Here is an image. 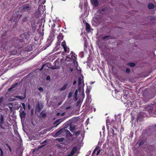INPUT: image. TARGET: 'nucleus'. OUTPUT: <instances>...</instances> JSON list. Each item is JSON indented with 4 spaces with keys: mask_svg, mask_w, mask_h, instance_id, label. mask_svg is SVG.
I'll list each match as a JSON object with an SVG mask.
<instances>
[{
    "mask_svg": "<svg viewBox=\"0 0 156 156\" xmlns=\"http://www.w3.org/2000/svg\"><path fill=\"white\" fill-rule=\"evenodd\" d=\"M20 37L22 38L18 40L15 38L12 40H9L7 36V32H5L1 37L3 42L2 47L4 49L9 48L10 54L16 55L17 53V49L22 47L20 43L25 41V40L27 41L30 37V34L29 32H25L21 34Z\"/></svg>",
    "mask_w": 156,
    "mask_h": 156,
    "instance_id": "f257e3e1",
    "label": "nucleus"
},
{
    "mask_svg": "<svg viewBox=\"0 0 156 156\" xmlns=\"http://www.w3.org/2000/svg\"><path fill=\"white\" fill-rule=\"evenodd\" d=\"M31 9V2H27L23 3L22 7L20 9V10L22 12H29Z\"/></svg>",
    "mask_w": 156,
    "mask_h": 156,
    "instance_id": "f03ea898",
    "label": "nucleus"
},
{
    "mask_svg": "<svg viewBox=\"0 0 156 156\" xmlns=\"http://www.w3.org/2000/svg\"><path fill=\"white\" fill-rule=\"evenodd\" d=\"M41 7H42V6H39L38 10H37L35 12L34 14V16H35L36 18H39V20H44V18L43 17L44 16V19L45 18V16L44 14H43L42 18H39L40 17H41L42 15V13H43L44 12L43 10H42L41 11V10H40V9L41 8Z\"/></svg>",
    "mask_w": 156,
    "mask_h": 156,
    "instance_id": "7ed1b4c3",
    "label": "nucleus"
},
{
    "mask_svg": "<svg viewBox=\"0 0 156 156\" xmlns=\"http://www.w3.org/2000/svg\"><path fill=\"white\" fill-rule=\"evenodd\" d=\"M4 115L2 114H0V128L5 129V128L2 126L4 123Z\"/></svg>",
    "mask_w": 156,
    "mask_h": 156,
    "instance_id": "20e7f679",
    "label": "nucleus"
},
{
    "mask_svg": "<svg viewBox=\"0 0 156 156\" xmlns=\"http://www.w3.org/2000/svg\"><path fill=\"white\" fill-rule=\"evenodd\" d=\"M43 108V105L41 103H40L39 101L37 103L36 106V110L38 112H40L41 109Z\"/></svg>",
    "mask_w": 156,
    "mask_h": 156,
    "instance_id": "39448f33",
    "label": "nucleus"
},
{
    "mask_svg": "<svg viewBox=\"0 0 156 156\" xmlns=\"http://www.w3.org/2000/svg\"><path fill=\"white\" fill-rule=\"evenodd\" d=\"M62 131H63V130H59L56 133V134L57 135L59 134L60 133H61ZM63 131L66 133L67 135H69L71 136H72V134L67 129H64L63 130Z\"/></svg>",
    "mask_w": 156,
    "mask_h": 156,
    "instance_id": "423d86ee",
    "label": "nucleus"
},
{
    "mask_svg": "<svg viewBox=\"0 0 156 156\" xmlns=\"http://www.w3.org/2000/svg\"><path fill=\"white\" fill-rule=\"evenodd\" d=\"M85 29L86 32L89 33L91 31V27L90 25L87 22H85Z\"/></svg>",
    "mask_w": 156,
    "mask_h": 156,
    "instance_id": "0eeeda50",
    "label": "nucleus"
},
{
    "mask_svg": "<svg viewBox=\"0 0 156 156\" xmlns=\"http://www.w3.org/2000/svg\"><path fill=\"white\" fill-rule=\"evenodd\" d=\"M20 117L21 119L24 118L26 117V113L24 111L20 109L19 111Z\"/></svg>",
    "mask_w": 156,
    "mask_h": 156,
    "instance_id": "6e6552de",
    "label": "nucleus"
},
{
    "mask_svg": "<svg viewBox=\"0 0 156 156\" xmlns=\"http://www.w3.org/2000/svg\"><path fill=\"white\" fill-rule=\"evenodd\" d=\"M14 17H13L12 20H19L22 16V15L19 14V12H17L16 13L15 15H14Z\"/></svg>",
    "mask_w": 156,
    "mask_h": 156,
    "instance_id": "1a4fd4ad",
    "label": "nucleus"
},
{
    "mask_svg": "<svg viewBox=\"0 0 156 156\" xmlns=\"http://www.w3.org/2000/svg\"><path fill=\"white\" fill-rule=\"evenodd\" d=\"M148 109L151 112H154L156 110V104L151 105Z\"/></svg>",
    "mask_w": 156,
    "mask_h": 156,
    "instance_id": "9d476101",
    "label": "nucleus"
},
{
    "mask_svg": "<svg viewBox=\"0 0 156 156\" xmlns=\"http://www.w3.org/2000/svg\"><path fill=\"white\" fill-rule=\"evenodd\" d=\"M64 119H58L54 123V125H55V124H56L55 126H58L60 123L62 122H63L64 120Z\"/></svg>",
    "mask_w": 156,
    "mask_h": 156,
    "instance_id": "9b49d317",
    "label": "nucleus"
},
{
    "mask_svg": "<svg viewBox=\"0 0 156 156\" xmlns=\"http://www.w3.org/2000/svg\"><path fill=\"white\" fill-rule=\"evenodd\" d=\"M90 1L94 8L98 6V0H90Z\"/></svg>",
    "mask_w": 156,
    "mask_h": 156,
    "instance_id": "f8f14e48",
    "label": "nucleus"
},
{
    "mask_svg": "<svg viewBox=\"0 0 156 156\" xmlns=\"http://www.w3.org/2000/svg\"><path fill=\"white\" fill-rule=\"evenodd\" d=\"M77 151V148L76 147H75L73 148L71 151L70 154H68L70 156H72Z\"/></svg>",
    "mask_w": 156,
    "mask_h": 156,
    "instance_id": "ddd939ff",
    "label": "nucleus"
},
{
    "mask_svg": "<svg viewBox=\"0 0 156 156\" xmlns=\"http://www.w3.org/2000/svg\"><path fill=\"white\" fill-rule=\"evenodd\" d=\"M88 46V43L86 38H84V48L85 50H87Z\"/></svg>",
    "mask_w": 156,
    "mask_h": 156,
    "instance_id": "4468645a",
    "label": "nucleus"
},
{
    "mask_svg": "<svg viewBox=\"0 0 156 156\" xmlns=\"http://www.w3.org/2000/svg\"><path fill=\"white\" fill-rule=\"evenodd\" d=\"M63 36L62 33H60L58 35L57 38V40L62 41L63 39Z\"/></svg>",
    "mask_w": 156,
    "mask_h": 156,
    "instance_id": "2eb2a0df",
    "label": "nucleus"
},
{
    "mask_svg": "<svg viewBox=\"0 0 156 156\" xmlns=\"http://www.w3.org/2000/svg\"><path fill=\"white\" fill-rule=\"evenodd\" d=\"M148 7L149 9H152L154 8V5L152 3H150L148 4Z\"/></svg>",
    "mask_w": 156,
    "mask_h": 156,
    "instance_id": "dca6fc26",
    "label": "nucleus"
},
{
    "mask_svg": "<svg viewBox=\"0 0 156 156\" xmlns=\"http://www.w3.org/2000/svg\"><path fill=\"white\" fill-rule=\"evenodd\" d=\"M68 85V83H66L63 87L60 89V91H63L65 90L67 88Z\"/></svg>",
    "mask_w": 156,
    "mask_h": 156,
    "instance_id": "f3484780",
    "label": "nucleus"
},
{
    "mask_svg": "<svg viewBox=\"0 0 156 156\" xmlns=\"http://www.w3.org/2000/svg\"><path fill=\"white\" fill-rule=\"evenodd\" d=\"M78 85L79 86H81L82 84V79L81 77H79L78 79Z\"/></svg>",
    "mask_w": 156,
    "mask_h": 156,
    "instance_id": "a211bd4d",
    "label": "nucleus"
},
{
    "mask_svg": "<svg viewBox=\"0 0 156 156\" xmlns=\"http://www.w3.org/2000/svg\"><path fill=\"white\" fill-rule=\"evenodd\" d=\"M63 48H64V51L65 52H66L67 53H68L69 52V48H67V47H64Z\"/></svg>",
    "mask_w": 156,
    "mask_h": 156,
    "instance_id": "6ab92c4d",
    "label": "nucleus"
},
{
    "mask_svg": "<svg viewBox=\"0 0 156 156\" xmlns=\"http://www.w3.org/2000/svg\"><path fill=\"white\" fill-rule=\"evenodd\" d=\"M80 131H77L76 132H73V134L75 135L76 136H78L80 133Z\"/></svg>",
    "mask_w": 156,
    "mask_h": 156,
    "instance_id": "aec40b11",
    "label": "nucleus"
},
{
    "mask_svg": "<svg viewBox=\"0 0 156 156\" xmlns=\"http://www.w3.org/2000/svg\"><path fill=\"white\" fill-rule=\"evenodd\" d=\"M78 91L77 90H76L74 93V96L76 100H77V97L78 94Z\"/></svg>",
    "mask_w": 156,
    "mask_h": 156,
    "instance_id": "412c9836",
    "label": "nucleus"
},
{
    "mask_svg": "<svg viewBox=\"0 0 156 156\" xmlns=\"http://www.w3.org/2000/svg\"><path fill=\"white\" fill-rule=\"evenodd\" d=\"M62 46L64 48V47H66V43L65 41H64L61 44Z\"/></svg>",
    "mask_w": 156,
    "mask_h": 156,
    "instance_id": "4be33fe9",
    "label": "nucleus"
},
{
    "mask_svg": "<svg viewBox=\"0 0 156 156\" xmlns=\"http://www.w3.org/2000/svg\"><path fill=\"white\" fill-rule=\"evenodd\" d=\"M75 126H70L69 130L72 133H73V131L75 130Z\"/></svg>",
    "mask_w": 156,
    "mask_h": 156,
    "instance_id": "5701e85b",
    "label": "nucleus"
},
{
    "mask_svg": "<svg viewBox=\"0 0 156 156\" xmlns=\"http://www.w3.org/2000/svg\"><path fill=\"white\" fill-rule=\"evenodd\" d=\"M128 65L130 67H133L134 66H135V64L134 63L130 62V63H128Z\"/></svg>",
    "mask_w": 156,
    "mask_h": 156,
    "instance_id": "b1692460",
    "label": "nucleus"
},
{
    "mask_svg": "<svg viewBox=\"0 0 156 156\" xmlns=\"http://www.w3.org/2000/svg\"><path fill=\"white\" fill-rule=\"evenodd\" d=\"M61 41L58 40H57V41L56 44L57 47H58L60 45Z\"/></svg>",
    "mask_w": 156,
    "mask_h": 156,
    "instance_id": "393cba45",
    "label": "nucleus"
},
{
    "mask_svg": "<svg viewBox=\"0 0 156 156\" xmlns=\"http://www.w3.org/2000/svg\"><path fill=\"white\" fill-rule=\"evenodd\" d=\"M81 102V100L80 99L78 101L76 102V107L78 106L80 104V103Z\"/></svg>",
    "mask_w": 156,
    "mask_h": 156,
    "instance_id": "a878e982",
    "label": "nucleus"
},
{
    "mask_svg": "<svg viewBox=\"0 0 156 156\" xmlns=\"http://www.w3.org/2000/svg\"><path fill=\"white\" fill-rule=\"evenodd\" d=\"M106 123H107V129H108V128L109 127V125H110V122H109V120H106Z\"/></svg>",
    "mask_w": 156,
    "mask_h": 156,
    "instance_id": "bb28decb",
    "label": "nucleus"
},
{
    "mask_svg": "<svg viewBox=\"0 0 156 156\" xmlns=\"http://www.w3.org/2000/svg\"><path fill=\"white\" fill-rule=\"evenodd\" d=\"M109 132L113 135H115V134L114 133V131L113 129H111L109 130Z\"/></svg>",
    "mask_w": 156,
    "mask_h": 156,
    "instance_id": "cd10ccee",
    "label": "nucleus"
},
{
    "mask_svg": "<svg viewBox=\"0 0 156 156\" xmlns=\"http://www.w3.org/2000/svg\"><path fill=\"white\" fill-rule=\"evenodd\" d=\"M3 97H2L0 98V107L1 106V104L2 103V102L3 101Z\"/></svg>",
    "mask_w": 156,
    "mask_h": 156,
    "instance_id": "c85d7f7f",
    "label": "nucleus"
},
{
    "mask_svg": "<svg viewBox=\"0 0 156 156\" xmlns=\"http://www.w3.org/2000/svg\"><path fill=\"white\" fill-rule=\"evenodd\" d=\"M16 98H18L20 99H23L25 98V97H23L22 96H18L16 97Z\"/></svg>",
    "mask_w": 156,
    "mask_h": 156,
    "instance_id": "c756f323",
    "label": "nucleus"
},
{
    "mask_svg": "<svg viewBox=\"0 0 156 156\" xmlns=\"http://www.w3.org/2000/svg\"><path fill=\"white\" fill-rule=\"evenodd\" d=\"M40 115H42V117L43 118H44L46 116V114L45 113H42V112H41L40 114Z\"/></svg>",
    "mask_w": 156,
    "mask_h": 156,
    "instance_id": "7c9ffc66",
    "label": "nucleus"
},
{
    "mask_svg": "<svg viewBox=\"0 0 156 156\" xmlns=\"http://www.w3.org/2000/svg\"><path fill=\"white\" fill-rule=\"evenodd\" d=\"M38 89L41 92H42L44 91L43 89L41 87H39L38 88Z\"/></svg>",
    "mask_w": 156,
    "mask_h": 156,
    "instance_id": "2f4dec72",
    "label": "nucleus"
},
{
    "mask_svg": "<svg viewBox=\"0 0 156 156\" xmlns=\"http://www.w3.org/2000/svg\"><path fill=\"white\" fill-rule=\"evenodd\" d=\"M64 138L63 137H61L60 138H59L57 139V140L59 142L60 141H62L64 140Z\"/></svg>",
    "mask_w": 156,
    "mask_h": 156,
    "instance_id": "473e14b6",
    "label": "nucleus"
},
{
    "mask_svg": "<svg viewBox=\"0 0 156 156\" xmlns=\"http://www.w3.org/2000/svg\"><path fill=\"white\" fill-rule=\"evenodd\" d=\"M6 146H7V147H8L10 151V152H12V149H11V148L10 147V146L8 144H6Z\"/></svg>",
    "mask_w": 156,
    "mask_h": 156,
    "instance_id": "72a5a7b5",
    "label": "nucleus"
},
{
    "mask_svg": "<svg viewBox=\"0 0 156 156\" xmlns=\"http://www.w3.org/2000/svg\"><path fill=\"white\" fill-rule=\"evenodd\" d=\"M97 150H98V146H97L96 147H95V149L94 150V151H93V153H92V155H93V154H94V153L95 152V151H96Z\"/></svg>",
    "mask_w": 156,
    "mask_h": 156,
    "instance_id": "f704fd0d",
    "label": "nucleus"
},
{
    "mask_svg": "<svg viewBox=\"0 0 156 156\" xmlns=\"http://www.w3.org/2000/svg\"><path fill=\"white\" fill-rule=\"evenodd\" d=\"M72 94H73V93L72 92L69 93L68 95V97L69 98H70L71 97Z\"/></svg>",
    "mask_w": 156,
    "mask_h": 156,
    "instance_id": "c9c22d12",
    "label": "nucleus"
},
{
    "mask_svg": "<svg viewBox=\"0 0 156 156\" xmlns=\"http://www.w3.org/2000/svg\"><path fill=\"white\" fill-rule=\"evenodd\" d=\"M99 149V147H98V149ZM103 151V150L102 149H99V150H98V154H99V153L100 152H101V153H102V152Z\"/></svg>",
    "mask_w": 156,
    "mask_h": 156,
    "instance_id": "e433bc0d",
    "label": "nucleus"
},
{
    "mask_svg": "<svg viewBox=\"0 0 156 156\" xmlns=\"http://www.w3.org/2000/svg\"><path fill=\"white\" fill-rule=\"evenodd\" d=\"M90 91L89 89H87L86 90V93L87 94L89 93Z\"/></svg>",
    "mask_w": 156,
    "mask_h": 156,
    "instance_id": "4c0bfd02",
    "label": "nucleus"
},
{
    "mask_svg": "<svg viewBox=\"0 0 156 156\" xmlns=\"http://www.w3.org/2000/svg\"><path fill=\"white\" fill-rule=\"evenodd\" d=\"M71 54H72L71 57H74L75 58H76L74 56L75 55V53H74L73 51H71Z\"/></svg>",
    "mask_w": 156,
    "mask_h": 156,
    "instance_id": "58836bf2",
    "label": "nucleus"
},
{
    "mask_svg": "<svg viewBox=\"0 0 156 156\" xmlns=\"http://www.w3.org/2000/svg\"><path fill=\"white\" fill-rule=\"evenodd\" d=\"M104 141V139H101V141L100 140L98 142V144H99V143H103Z\"/></svg>",
    "mask_w": 156,
    "mask_h": 156,
    "instance_id": "ea45409f",
    "label": "nucleus"
},
{
    "mask_svg": "<svg viewBox=\"0 0 156 156\" xmlns=\"http://www.w3.org/2000/svg\"><path fill=\"white\" fill-rule=\"evenodd\" d=\"M15 22V23H16V22H17V20H15V21H14V20H9V23H12V21Z\"/></svg>",
    "mask_w": 156,
    "mask_h": 156,
    "instance_id": "a19ab883",
    "label": "nucleus"
},
{
    "mask_svg": "<svg viewBox=\"0 0 156 156\" xmlns=\"http://www.w3.org/2000/svg\"><path fill=\"white\" fill-rule=\"evenodd\" d=\"M126 73H129L130 72V69L129 68H126Z\"/></svg>",
    "mask_w": 156,
    "mask_h": 156,
    "instance_id": "79ce46f5",
    "label": "nucleus"
},
{
    "mask_svg": "<svg viewBox=\"0 0 156 156\" xmlns=\"http://www.w3.org/2000/svg\"><path fill=\"white\" fill-rule=\"evenodd\" d=\"M22 106L23 108V109L24 110H25V105L24 103H22Z\"/></svg>",
    "mask_w": 156,
    "mask_h": 156,
    "instance_id": "37998d69",
    "label": "nucleus"
},
{
    "mask_svg": "<svg viewBox=\"0 0 156 156\" xmlns=\"http://www.w3.org/2000/svg\"><path fill=\"white\" fill-rule=\"evenodd\" d=\"M17 84V83H16V84H15L12 85L11 86V87H12L13 89L15 87H16V86Z\"/></svg>",
    "mask_w": 156,
    "mask_h": 156,
    "instance_id": "c03bdc74",
    "label": "nucleus"
},
{
    "mask_svg": "<svg viewBox=\"0 0 156 156\" xmlns=\"http://www.w3.org/2000/svg\"><path fill=\"white\" fill-rule=\"evenodd\" d=\"M52 21H53V24L52 25V27H51L52 28V27H54L55 26V22L54 21V20H52Z\"/></svg>",
    "mask_w": 156,
    "mask_h": 156,
    "instance_id": "a18cd8bd",
    "label": "nucleus"
},
{
    "mask_svg": "<svg viewBox=\"0 0 156 156\" xmlns=\"http://www.w3.org/2000/svg\"><path fill=\"white\" fill-rule=\"evenodd\" d=\"M46 80H50V77L49 76H48L46 77Z\"/></svg>",
    "mask_w": 156,
    "mask_h": 156,
    "instance_id": "49530a36",
    "label": "nucleus"
},
{
    "mask_svg": "<svg viewBox=\"0 0 156 156\" xmlns=\"http://www.w3.org/2000/svg\"><path fill=\"white\" fill-rule=\"evenodd\" d=\"M96 15L95 14L94 15V18H93V20H94V19H95V20H98V17L97 16V15L95 16Z\"/></svg>",
    "mask_w": 156,
    "mask_h": 156,
    "instance_id": "de8ad7c7",
    "label": "nucleus"
},
{
    "mask_svg": "<svg viewBox=\"0 0 156 156\" xmlns=\"http://www.w3.org/2000/svg\"><path fill=\"white\" fill-rule=\"evenodd\" d=\"M149 19H150L149 20H155V19H156V18H155V17L153 16V17H150Z\"/></svg>",
    "mask_w": 156,
    "mask_h": 156,
    "instance_id": "09e8293b",
    "label": "nucleus"
},
{
    "mask_svg": "<svg viewBox=\"0 0 156 156\" xmlns=\"http://www.w3.org/2000/svg\"><path fill=\"white\" fill-rule=\"evenodd\" d=\"M110 37L109 36H105L104 37H103V38L104 39H106L107 38H108V37Z\"/></svg>",
    "mask_w": 156,
    "mask_h": 156,
    "instance_id": "8fccbe9b",
    "label": "nucleus"
},
{
    "mask_svg": "<svg viewBox=\"0 0 156 156\" xmlns=\"http://www.w3.org/2000/svg\"><path fill=\"white\" fill-rule=\"evenodd\" d=\"M45 66V64H43V65H42V66L41 67V68L40 69V70H42V69H43L44 67Z\"/></svg>",
    "mask_w": 156,
    "mask_h": 156,
    "instance_id": "3c124183",
    "label": "nucleus"
},
{
    "mask_svg": "<svg viewBox=\"0 0 156 156\" xmlns=\"http://www.w3.org/2000/svg\"><path fill=\"white\" fill-rule=\"evenodd\" d=\"M143 144V142L142 141L140 142L139 144V146H140L141 145Z\"/></svg>",
    "mask_w": 156,
    "mask_h": 156,
    "instance_id": "603ef678",
    "label": "nucleus"
},
{
    "mask_svg": "<svg viewBox=\"0 0 156 156\" xmlns=\"http://www.w3.org/2000/svg\"><path fill=\"white\" fill-rule=\"evenodd\" d=\"M65 112H63L60 114V115L61 116H63L65 115Z\"/></svg>",
    "mask_w": 156,
    "mask_h": 156,
    "instance_id": "864d4df0",
    "label": "nucleus"
},
{
    "mask_svg": "<svg viewBox=\"0 0 156 156\" xmlns=\"http://www.w3.org/2000/svg\"><path fill=\"white\" fill-rule=\"evenodd\" d=\"M13 89L12 87H11L8 89V90H12Z\"/></svg>",
    "mask_w": 156,
    "mask_h": 156,
    "instance_id": "5fc2aeb1",
    "label": "nucleus"
},
{
    "mask_svg": "<svg viewBox=\"0 0 156 156\" xmlns=\"http://www.w3.org/2000/svg\"><path fill=\"white\" fill-rule=\"evenodd\" d=\"M76 83V80H74V81H73V85H74Z\"/></svg>",
    "mask_w": 156,
    "mask_h": 156,
    "instance_id": "6e6d98bb",
    "label": "nucleus"
},
{
    "mask_svg": "<svg viewBox=\"0 0 156 156\" xmlns=\"http://www.w3.org/2000/svg\"><path fill=\"white\" fill-rule=\"evenodd\" d=\"M3 156V152L1 151V152L0 156Z\"/></svg>",
    "mask_w": 156,
    "mask_h": 156,
    "instance_id": "4d7b16f0",
    "label": "nucleus"
},
{
    "mask_svg": "<svg viewBox=\"0 0 156 156\" xmlns=\"http://www.w3.org/2000/svg\"><path fill=\"white\" fill-rule=\"evenodd\" d=\"M60 113H59V112H58V113H57L56 114V115H57V116H59V115H60Z\"/></svg>",
    "mask_w": 156,
    "mask_h": 156,
    "instance_id": "13d9d810",
    "label": "nucleus"
},
{
    "mask_svg": "<svg viewBox=\"0 0 156 156\" xmlns=\"http://www.w3.org/2000/svg\"><path fill=\"white\" fill-rule=\"evenodd\" d=\"M105 9H106L105 8H103V9H102L101 10L102 12H104L105 10Z\"/></svg>",
    "mask_w": 156,
    "mask_h": 156,
    "instance_id": "bf43d9fd",
    "label": "nucleus"
},
{
    "mask_svg": "<svg viewBox=\"0 0 156 156\" xmlns=\"http://www.w3.org/2000/svg\"><path fill=\"white\" fill-rule=\"evenodd\" d=\"M102 129L103 130H105V126H103L102 128Z\"/></svg>",
    "mask_w": 156,
    "mask_h": 156,
    "instance_id": "052dcab7",
    "label": "nucleus"
},
{
    "mask_svg": "<svg viewBox=\"0 0 156 156\" xmlns=\"http://www.w3.org/2000/svg\"><path fill=\"white\" fill-rule=\"evenodd\" d=\"M9 108L11 110H12V107H9Z\"/></svg>",
    "mask_w": 156,
    "mask_h": 156,
    "instance_id": "680f3d73",
    "label": "nucleus"
},
{
    "mask_svg": "<svg viewBox=\"0 0 156 156\" xmlns=\"http://www.w3.org/2000/svg\"><path fill=\"white\" fill-rule=\"evenodd\" d=\"M28 108L29 109H30V105L29 104L28 105Z\"/></svg>",
    "mask_w": 156,
    "mask_h": 156,
    "instance_id": "e2e57ef3",
    "label": "nucleus"
},
{
    "mask_svg": "<svg viewBox=\"0 0 156 156\" xmlns=\"http://www.w3.org/2000/svg\"><path fill=\"white\" fill-rule=\"evenodd\" d=\"M51 69H56V67H52L51 68Z\"/></svg>",
    "mask_w": 156,
    "mask_h": 156,
    "instance_id": "0e129e2a",
    "label": "nucleus"
},
{
    "mask_svg": "<svg viewBox=\"0 0 156 156\" xmlns=\"http://www.w3.org/2000/svg\"><path fill=\"white\" fill-rule=\"evenodd\" d=\"M94 83V82H91L90 83V84L92 85V84H93Z\"/></svg>",
    "mask_w": 156,
    "mask_h": 156,
    "instance_id": "69168bd1",
    "label": "nucleus"
},
{
    "mask_svg": "<svg viewBox=\"0 0 156 156\" xmlns=\"http://www.w3.org/2000/svg\"><path fill=\"white\" fill-rule=\"evenodd\" d=\"M73 70V69L72 68H71L70 69V71L71 72H72Z\"/></svg>",
    "mask_w": 156,
    "mask_h": 156,
    "instance_id": "338daca9",
    "label": "nucleus"
},
{
    "mask_svg": "<svg viewBox=\"0 0 156 156\" xmlns=\"http://www.w3.org/2000/svg\"><path fill=\"white\" fill-rule=\"evenodd\" d=\"M70 108V107H68L66 108V109H68Z\"/></svg>",
    "mask_w": 156,
    "mask_h": 156,
    "instance_id": "774afa93",
    "label": "nucleus"
}]
</instances>
